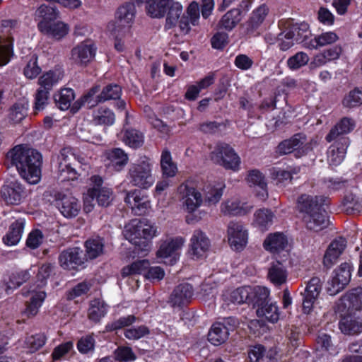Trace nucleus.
<instances>
[{
    "mask_svg": "<svg viewBox=\"0 0 362 362\" xmlns=\"http://www.w3.org/2000/svg\"><path fill=\"white\" fill-rule=\"evenodd\" d=\"M268 13L269 8L264 4H261L255 9L250 16V30L257 28L260 24H262Z\"/></svg>",
    "mask_w": 362,
    "mask_h": 362,
    "instance_id": "62",
    "label": "nucleus"
},
{
    "mask_svg": "<svg viewBox=\"0 0 362 362\" xmlns=\"http://www.w3.org/2000/svg\"><path fill=\"white\" fill-rule=\"evenodd\" d=\"M122 89L119 86L116 84L108 85L103 88L100 94L98 96L97 101L103 103L109 100H117L121 96Z\"/></svg>",
    "mask_w": 362,
    "mask_h": 362,
    "instance_id": "61",
    "label": "nucleus"
},
{
    "mask_svg": "<svg viewBox=\"0 0 362 362\" xmlns=\"http://www.w3.org/2000/svg\"><path fill=\"white\" fill-rule=\"evenodd\" d=\"M342 105L348 108L357 107L362 105V86L350 90L343 98Z\"/></svg>",
    "mask_w": 362,
    "mask_h": 362,
    "instance_id": "56",
    "label": "nucleus"
},
{
    "mask_svg": "<svg viewBox=\"0 0 362 362\" xmlns=\"http://www.w3.org/2000/svg\"><path fill=\"white\" fill-rule=\"evenodd\" d=\"M297 204L308 230L318 232L327 227L329 222L328 197L303 194L298 198Z\"/></svg>",
    "mask_w": 362,
    "mask_h": 362,
    "instance_id": "1",
    "label": "nucleus"
},
{
    "mask_svg": "<svg viewBox=\"0 0 362 362\" xmlns=\"http://www.w3.org/2000/svg\"><path fill=\"white\" fill-rule=\"evenodd\" d=\"M199 4L192 1L187 8L186 13L181 17L179 26L181 31L187 34L191 29V25H197L199 19Z\"/></svg>",
    "mask_w": 362,
    "mask_h": 362,
    "instance_id": "29",
    "label": "nucleus"
},
{
    "mask_svg": "<svg viewBox=\"0 0 362 362\" xmlns=\"http://www.w3.org/2000/svg\"><path fill=\"white\" fill-rule=\"evenodd\" d=\"M220 210L225 216H244L249 210L247 197H235L227 199L221 203Z\"/></svg>",
    "mask_w": 362,
    "mask_h": 362,
    "instance_id": "22",
    "label": "nucleus"
},
{
    "mask_svg": "<svg viewBox=\"0 0 362 362\" xmlns=\"http://www.w3.org/2000/svg\"><path fill=\"white\" fill-rule=\"evenodd\" d=\"M339 40V36L334 31L322 33L320 35L313 36L312 41L309 42L310 49H316L321 47L331 45Z\"/></svg>",
    "mask_w": 362,
    "mask_h": 362,
    "instance_id": "43",
    "label": "nucleus"
},
{
    "mask_svg": "<svg viewBox=\"0 0 362 362\" xmlns=\"http://www.w3.org/2000/svg\"><path fill=\"white\" fill-rule=\"evenodd\" d=\"M346 214H355L361 211V204L356 195L352 193L346 194L341 202Z\"/></svg>",
    "mask_w": 362,
    "mask_h": 362,
    "instance_id": "63",
    "label": "nucleus"
},
{
    "mask_svg": "<svg viewBox=\"0 0 362 362\" xmlns=\"http://www.w3.org/2000/svg\"><path fill=\"white\" fill-rule=\"evenodd\" d=\"M25 225V221L22 218L12 223L8 233L3 238L4 243L8 246L17 245L22 238Z\"/></svg>",
    "mask_w": 362,
    "mask_h": 362,
    "instance_id": "36",
    "label": "nucleus"
},
{
    "mask_svg": "<svg viewBox=\"0 0 362 362\" xmlns=\"http://www.w3.org/2000/svg\"><path fill=\"white\" fill-rule=\"evenodd\" d=\"M169 0H147L146 11L153 18H163L169 7Z\"/></svg>",
    "mask_w": 362,
    "mask_h": 362,
    "instance_id": "42",
    "label": "nucleus"
},
{
    "mask_svg": "<svg viewBox=\"0 0 362 362\" xmlns=\"http://www.w3.org/2000/svg\"><path fill=\"white\" fill-rule=\"evenodd\" d=\"M136 16L134 4L127 3L118 8L115 14V21H110L107 25V30H119L121 35H132V25Z\"/></svg>",
    "mask_w": 362,
    "mask_h": 362,
    "instance_id": "9",
    "label": "nucleus"
},
{
    "mask_svg": "<svg viewBox=\"0 0 362 362\" xmlns=\"http://www.w3.org/2000/svg\"><path fill=\"white\" fill-rule=\"evenodd\" d=\"M98 92V88H92L88 94L75 101V93L70 88H62L60 91L54 96L56 105L62 110H66L71 108L73 112H77L85 103L90 104L91 98Z\"/></svg>",
    "mask_w": 362,
    "mask_h": 362,
    "instance_id": "11",
    "label": "nucleus"
},
{
    "mask_svg": "<svg viewBox=\"0 0 362 362\" xmlns=\"http://www.w3.org/2000/svg\"><path fill=\"white\" fill-rule=\"evenodd\" d=\"M125 203L136 216L145 215L151 208L149 197L139 189L127 192L124 198Z\"/></svg>",
    "mask_w": 362,
    "mask_h": 362,
    "instance_id": "16",
    "label": "nucleus"
},
{
    "mask_svg": "<svg viewBox=\"0 0 362 362\" xmlns=\"http://www.w3.org/2000/svg\"><path fill=\"white\" fill-rule=\"evenodd\" d=\"M13 56V43L12 41L2 42L0 45V66H4L8 64Z\"/></svg>",
    "mask_w": 362,
    "mask_h": 362,
    "instance_id": "64",
    "label": "nucleus"
},
{
    "mask_svg": "<svg viewBox=\"0 0 362 362\" xmlns=\"http://www.w3.org/2000/svg\"><path fill=\"white\" fill-rule=\"evenodd\" d=\"M152 170L153 164L150 158L141 157L130 165L127 177L133 186L146 189L155 182Z\"/></svg>",
    "mask_w": 362,
    "mask_h": 362,
    "instance_id": "6",
    "label": "nucleus"
},
{
    "mask_svg": "<svg viewBox=\"0 0 362 362\" xmlns=\"http://www.w3.org/2000/svg\"><path fill=\"white\" fill-rule=\"evenodd\" d=\"M317 141L310 139L307 141V136L303 133H296L289 139L281 141L275 148V153L278 156L288 155L291 153L296 158L307 156L313 151V147Z\"/></svg>",
    "mask_w": 362,
    "mask_h": 362,
    "instance_id": "5",
    "label": "nucleus"
},
{
    "mask_svg": "<svg viewBox=\"0 0 362 362\" xmlns=\"http://www.w3.org/2000/svg\"><path fill=\"white\" fill-rule=\"evenodd\" d=\"M259 320H250V334H260L269 331L266 321L272 324L276 323L279 319V308L276 303H267L256 309Z\"/></svg>",
    "mask_w": 362,
    "mask_h": 362,
    "instance_id": "10",
    "label": "nucleus"
},
{
    "mask_svg": "<svg viewBox=\"0 0 362 362\" xmlns=\"http://www.w3.org/2000/svg\"><path fill=\"white\" fill-rule=\"evenodd\" d=\"M249 298V288L242 286L233 291H227L223 294V300L227 305L230 304H243Z\"/></svg>",
    "mask_w": 362,
    "mask_h": 362,
    "instance_id": "39",
    "label": "nucleus"
},
{
    "mask_svg": "<svg viewBox=\"0 0 362 362\" xmlns=\"http://www.w3.org/2000/svg\"><path fill=\"white\" fill-rule=\"evenodd\" d=\"M30 277V274L26 270L13 272L8 276V279H4V280L6 293H10L27 281Z\"/></svg>",
    "mask_w": 362,
    "mask_h": 362,
    "instance_id": "41",
    "label": "nucleus"
},
{
    "mask_svg": "<svg viewBox=\"0 0 362 362\" xmlns=\"http://www.w3.org/2000/svg\"><path fill=\"white\" fill-rule=\"evenodd\" d=\"M224 187L221 183L205 185L202 189L204 203L208 206L216 204L223 196Z\"/></svg>",
    "mask_w": 362,
    "mask_h": 362,
    "instance_id": "38",
    "label": "nucleus"
},
{
    "mask_svg": "<svg viewBox=\"0 0 362 362\" xmlns=\"http://www.w3.org/2000/svg\"><path fill=\"white\" fill-rule=\"evenodd\" d=\"M103 178L99 175H93L90 178V187L97 189L95 197L99 205L107 206L112 200V191L111 189L102 187Z\"/></svg>",
    "mask_w": 362,
    "mask_h": 362,
    "instance_id": "31",
    "label": "nucleus"
},
{
    "mask_svg": "<svg viewBox=\"0 0 362 362\" xmlns=\"http://www.w3.org/2000/svg\"><path fill=\"white\" fill-rule=\"evenodd\" d=\"M63 77L60 69L49 70L44 73L38 79V83L43 90L49 91Z\"/></svg>",
    "mask_w": 362,
    "mask_h": 362,
    "instance_id": "46",
    "label": "nucleus"
},
{
    "mask_svg": "<svg viewBox=\"0 0 362 362\" xmlns=\"http://www.w3.org/2000/svg\"><path fill=\"white\" fill-rule=\"evenodd\" d=\"M237 325V320L234 317H228L223 322H218L211 326L209 334V341L215 346L224 343L228 338L229 332Z\"/></svg>",
    "mask_w": 362,
    "mask_h": 362,
    "instance_id": "17",
    "label": "nucleus"
},
{
    "mask_svg": "<svg viewBox=\"0 0 362 362\" xmlns=\"http://www.w3.org/2000/svg\"><path fill=\"white\" fill-rule=\"evenodd\" d=\"M150 263L147 259L138 260L130 265L124 267L122 269V275L126 277L133 274H141L146 272L147 269L149 267Z\"/></svg>",
    "mask_w": 362,
    "mask_h": 362,
    "instance_id": "58",
    "label": "nucleus"
},
{
    "mask_svg": "<svg viewBox=\"0 0 362 362\" xmlns=\"http://www.w3.org/2000/svg\"><path fill=\"white\" fill-rule=\"evenodd\" d=\"M354 127L355 123L351 119L343 117L330 129L325 139L327 142L330 143L340 136H345L344 134L351 132L354 129Z\"/></svg>",
    "mask_w": 362,
    "mask_h": 362,
    "instance_id": "35",
    "label": "nucleus"
},
{
    "mask_svg": "<svg viewBox=\"0 0 362 362\" xmlns=\"http://www.w3.org/2000/svg\"><path fill=\"white\" fill-rule=\"evenodd\" d=\"M168 9V13L166 18L165 28L169 30L177 24V21L182 13V6L179 2L169 3V7Z\"/></svg>",
    "mask_w": 362,
    "mask_h": 362,
    "instance_id": "55",
    "label": "nucleus"
},
{
    "mask_svg": "<svg viewBox=\"0 0 362 362\" xmlns=\"http://www.w3.org/2000/svg\"><path fill=\"white\" fill-rule=\"evenodd\" d=\"M55 205L61 214L66 218H75L81 209V203L76 198L61 193L56 196Z\"/></svg>",
    "mask_w": 362,
    "mask_h": 362,
    "instance_id": "19",
    "label": "nucleus"
},
{
    "mask_svg": "<svg viewBox=\"0 0 362 362\" xmlns=\"http://www.w3.org/2000/svg\"><path fill=\"white\" fill-rule=\"evenodd\" d=\"M269 290L264 286H256L250 288V303L257 309L269 302Z\"/></svg>",
    "mask_w": 362,
    "mask_h": 362,
    "instance_id": "44",
    "label": "nucleus"
},
{
    "mask_svg": "<svg viewBox=\"0 0 362 362\" xmlns=\"http://www.w3.org/2000/svg\"><path fill=\"white\" fill-rule=\"evenodd\" d=\"M28 293L30 297L29 301L26 303L24 314L28 317H33L38 313L39 309L46 298V293L41 288H32Z\"/></svg>",
    "mask_w": 362,
    "mask_h": 362,
    "instance_id": "30",
    "label": "nucleus"
},
{
    "mask_svg": "<svg viewBox=\"0 0 362 362\" xmlns=\"http://www.w3.org/2000/svg\"><path fill=\"white\" fill-rule=\"evenodd\" d=\"M240 21V11L238 9H232L228 11L219 23L221 28L228 30H232Z\"/></svg>",
    "mask_w": 362,
    "mask_h": 362,
    "instance_id": "59",
    "label": "nucleus"
},
{
    "mask_svg": "<svg viewBox=\"0 0 362 362\" xmlns=\"http://www.w3.org/2000/svg\"><path fill=\"white\" fill-rule=\"evenodd\" d=\"M211 158L214 163L226 170L237 171L240 168V158L228 144H221L217 145L211 153Z\"/></svg>",
    "mask_w": 362,
    "mask_h": 362,
    "instance_id": "12",
    "label": "nucleus"
},
{
    "mask_svg": "<svg viewBox=\"0 0 362 362\" xmlns=\"http://www.w3.org/2000/svg\"><path fill=\"white\" fill-rule=\"evenodd\" d=\"M122 141L129 147L136 149L143 146L144 135L135 129H127L124 133Z\"/></svg>",
    "mask_w": 362,
    "mask_h": 362,
    "instance_id": "48",
    "label": "nucleus"
},
{
    "mask_svg": "<svg viewBox=\"0 0 362 362\" xmlns=\"http://www.w3.org/2000/svg\"><path fill=\"white\" fill-rule=\"evenodd\" d=\"M160 234L158 228L146 219L133 220L125 226L124 235L142 252L149 251L151 240Z\"/></svg>",
    "mask_w": 362,
    "mask_h": 362,
    "instance_id": "4",
    "label": "nucleus"
},
{
    "mask_svg": "<svg viewBox=\"0 0 362 362\" xmlns=\"http://www.w3.org/2000/svg\"><path fill=\"white\" fill-rule=\"evenodd\" d=\"M96 47L90 40L79 43L71 49V60L77 65H87L95 56Z\"/></svg>",
    "mask_w": 362,
    "mask_h": 362,
    "instance_id": "18",
    "label": "nucleus"
},
{
    "mask_svg": "<svg viewBox=\"0 0 362 362\" xmlns=\"http://www.w3.org/2000/svg\"><path fill=\"white\" fill-rule=\"evenodd\" d=\"M185 243V238L181 236L168 237L160 240L156 252L157 258L165 264H175L180 259Z\"/></svg>",
    "mask_w": 362,
    "mask_h": 362,
    "instance_id": "8",
    "label": "nucleus"
},
{
    "mask_svg": "<svg viewBox=\"0 0 362 362\" xmlns=\"http://www.w3.org/2000/svg\"><path fill=\"white\" fill-rule=\"evenodd\" d=\"M28 104L25 101H20L13 104L9 110L8 119L16 124L21 122L26 116Z\"/></svg>",
    "mask_w": 362,
    "mask_h": 362,
    "instance_id": "53",
    "label": "nucleus"
},
{
    "mask_svg": "<svg viewBox=\"0 0 362 362\" xmlns=\"http://www.w3.org/2000/svg\"><path fill=\"white\" fill-rule=\"evenodd\" d=\"M21 177L31 185L37 184L41 180L42 156L36 150L23 145H18L7 153Z\"/></svg>",
    "mask_w": 362,
    "mask_h": 362,
    "instance_id": "2",
    "label": "nucleus"
},
{
    "mask_svg": "<svg viewBox=\"0 0 362 362\" xmlns=\"http://www.w3.org/2000/svg\"><path fill=\"white\" fill-rule=\"evenodd\" d=\"M1 197L7 204L18 205L26 197L23 185L18 180L11 181L4 185L1 190Z\"/></svg>",
    "mask_w": 362,
    "mask_h": 362,
    "instance_id": "20",
    "label": "nucleus"
},
{
    "mask_svg": "<svg viewBox=\"0 0 362 362\" xmlns=\"http://www.w3.org/2000/svg\"><path fill=\"white\" fill-rule=\"evenodd\" d=\"M334 141L328 149V157L332 165H338L345 157L350 141L347 136H340Z\"/></svg>",
    "mask_w": 362,
    "mask_h": 362,
    "instance_id": "27",
    "label": "nucleus"
},
{
    "mask_svg": "<svg viewBox=\"0 0 362 362\" xmlns=\"http://www.w3.org/2000/svg\"><path fill=\"white\" fill-rule=\"evenodd\" d=\"M19 23L16 20H4L1 23V31L2 33L3 42H11L13 43V35L18 32Z\"/></svg>",
    "mask_w": 362,
    "mask_h": 362,
    "instance_id": "57",
    "label": "nucleus"
},
{
    "mask_svg": "<svg viewBox=\"0 0 362 362\" xmlns=\"http://www.w3.org/2000/svg\"><path fill=\"white\" fill-rule=\"evenodd\" d=\"M342 53V47L340 45H335L323 50L317 54L315 60L320 65L325 64L327 62L338 59Z\"/></svg>",
    "mask_w": 362,
    "mask_h": 362,
    "instance_id": "51",
    "label": "nucleus"
},
{
    "mask_svg": "<svg viewBox=\"0 0 362 362\" xmlns=\"http://www.w3.org/2000/svg\"><path fill=\"white\" fill-rule=\"evenodd\" d=\"M107 165L116 171L122 170L127 164L129 156L119 148L111 149L106 152Z\"/></svg>",
    "mask_w": 362,
    "mask_h": 362,
    "instance_id": "34",
    "label": "nucleus"
},
{
    "mask_svg": "<svg viewBox=\"0 0 362 362\" xmlns=\"http://www.w3.org/2000/svg\"><path fill=\"white\" fill-rule=\"evenodd\" d=\"M107 305L100 299H95L91 301L88 309V317L90 320L98 322L107 313Z\"/></svg>",
    "mask_w": 362,
    "mask_h": 362,
    "instance_id": "52",
    "label": "nucleus"
},
{
    "mask_svg": "<svg viewBox=\"0 0 362 362\" xmlns=\"http://www.w3.org/2000/svg\"><path fill=\"white\" fill-rule=\"evenodd\" d=\"M210 247V241L206 234L200 230L194 231L190 239V254L193 258L204 257Z\"/></svg>",
    "mask_w": 362,
    "mask_h": 362,
    "instance_id": "25",
    "label": "nucleus"
},
{
    "mask_svg": "<svg viewBox=\"0 0 362 362\" xmlns=\"http://www.w3.org/2000/svg\"><path fill=\"white\" fill-rule=\"evenodd\" d=\"M47 341V337L44 333H38L28 336L25 338V345L30 352L34 353L42 347Z\"/></svg>",
    "mask_w": 362,
    "mask_h": 362,
    "instance_id": "60",
    "label": "nucleus"
},
{
    "mask_svg": "<svg viewBox=\"0 0 362 362\" xmlns=\"http://www.w3.org/2000/svg\"><path fill=\"white\" fill-rule=\"evenodd\" d=\"M313 36L309 24L305 22H289L284 35L286 40H294L297 43L301 44L303 47L308 49L310 46L308 44L312 41Z\"/></svg>",
    "mask_w": 362,
    "mask_h": 362,
    "instance_id": "15",
    "label": "nucleus"
},
{
    "mask_svg": "<svg viewBox=\"0 0 362 362\" xmlns=\"http://www.w3.org/2000/svg\"><path fill=\"white\" fill-rule=\"evenodd\" d=\"M177 194L181 208L189 214L186 216L187 223L190 224L198 221V219L194 218L192 215L204 204L202 193L197 188L187 183H182L177 189Z\"/></svg>",
    "mask_w": 362,
    "mask_h": 362,
    "instance_id": "7",
    "label": "nucleus"
},
{
    "mask_svg": "<svg viewBox=\"0 0 362 362\" xmlns=\"http://www.w3.org/2000/svg\"><path fill=\"white\" fill-rule=\"evenodd\" d=\"M287 245L288 238L281 232L269 233L263 243L264 248L272 254L280 253L285 250Z\"/></svg>",
    "mask_w": 362,
    "mask_h": 362,
    "instance_id": "28",
    "label": "nucleus"
},
{
    "mask_svg": "<svg viewBox=\"0 0 362 362\" xmlns=\"http://www.w3.org/2000/svg\"><path fill=\"white\" fill-rule=\"evenodd\" d=\"M341 304L348 310H362V288L356 287L347 292L341 299Z\"/></svg>",
    "mask_w": 362,
    "mask_h": 362,
    "instance_id": "37",
    "label": "nucleus"
},
{
    "mask_svg": "<svg viewBox=\"0 0 362 362\" xmlns=\"http://www.w3.org/2000/svg\"><path fill=\"white\" fill-rule=\"evenodd\" d=\"M76 161L82 163L71 148L66 147L62 149L58 156L59 179L62 181L76 179L78 173L74 168Z\"/></svg>",
    "mask_w": 362,
    "mask_h": 362,
    "instance_id": "13",
    "label": "nucleus"
},
{
    "mask_svg": "<svg viewBox=\"0 0 362 362\" xmlns=\"http://www.w3.org/2000/svg\"><path fill=\"white\" fill-rule=\"evenodd\" d=\"M115 121V113L107 107H99L93 113V122L95 125L111 126Z\"/></svg>",
    "mask_w": 362,
    "mask_h": 362,
    "instance_id": "45",
    "label": "nucleus"
},
{
    "mask_svg": "<svg viewBox=\"0 0 362 362\" xmlns=\"http://www.w3.org/2000/svg\"><path fill=\"white\" fill-rule=\"evenodd\" d=\"M322 284L319 277L313 276L308 282L303 298V310L304 313H309L315 301L322 290Z\"/></svg>",
    "mask_w": 362,
    "mask_h": 362,
    "instance_id": "23",
    "label": "nucleus"
},
{
    "mask_svg": "<svg viewBox=\"0 0 362 362\" xmlns=\"http://www.w3.org/2000/svg\"><path fill=\"white\" fill-rule=\"evenodd\" d=\"M160 166L163 175L165 177H173L177 172V165L173 161L171 153L167 149L162 151Z\"/></svg>",
    "mask_w": 362,
    "mask_h": 362,
    "instance_id": "50",
    "label": "nucleus"
},
{
    "mask_svg": "<svg viewBox=\"0 0 362 362\" xmlns=\"http://www.w3.org/2000/svg\"><path fill=\"white\" fill-rule=\"evenodd\" d=\"M59 11L55 7L42 4L35 12V20L38 21L37 28L42 34L54 38L61 40L69 33V28L65 23L57 21Z\"/></svg>",
    "mask_w": 362,
    "mask_h": 362,
    "instance_id": "3",
    "label": "nucleus"
},
{
    "mask_svg": "<svg viewBox=\"0 0 362 362\" xmlns=\"http://www.w3.org/2000/svg\"><path fill=\"white\" fill-rule=\"evenodd\" d=\"M341 332L347 335L358 334L362 332V315L354 316L348 315L342 317L339 322Z\"/></svg>",
    "mask_w": 362,
    "mask_h": 362,
    "instance_id": "33",
    "label": "nucleus"
},
{
    "mask_svg": "<svg viewBox=\"0 0 362 362\" xmlns=\"http://www.w3.org/2000/svg\"><path fill=\"white\" fill-rule=\"evenodd\" d=\"M250 182L260 189V191L256 193L257 197L261 200H265L268 198L267 183L264 175L259 170H250Z\"/></svg>",
    "mask_w": 362,
    "mask_h": 362,
    "instance_id": "49",
    "label": "nucleus"
},
{
    "mask_svg": "<svg viewBox=\"0 0 362 362\" xmlns=\"http://www.w3.org/2000/svg\"><path fill=\"white\" fill-rule=\"evenodd\" d=\"M193 296L192 286L184 283L177 286L170 297V302L173 306H182L187 304Z\"/></svg>",
    "mask_w": 362,
    "mask_h": 362,
    "instance_id": "32",
    "label": "nucleus"
},
{
    "mask_svg": "<svg viewBox=\"0 0 362 362\" xmlns=\"http://www.w3.org/2000/svg\"><path fill=\"white\" fill-rule=\"evenodd\" d=\"M353 267L348 262L341 263L333 272L332 278L327 282V292L334 296L341 292L350 282Z\"/></svg>",
    "mask_w": 362,
    "mask_h": 362,
    "instance_id": "14",
    "label": "nucleus"
},
{
    "mask_svg": "<svg viewBox=\"0 0 362 362\" xmlns=\"http://www.w3.org/2000/svg\"><path fill=\"white\" fill-rule=\"evenodd\" d=\"M274 214L267 209H260L255 214L253 224L258 226L260 230H267L268 226L272 224Z\"/></svg>",
    "mask_w": 362,
    "mask_h": 362,
    "instance_id": "54",
    "label": "nucleus"
},
{
    "mask_svg": "<svg viewBox=\"0 0 362 362\" xmlns=\"http://www.w3.org/2000/svg\"><path fill=\"white\" fill-rule=\"evenodd\" d=\"M268 279L275 286H281L287 280V271L279 261L273 262L268 271Z\"/></svg>",
    "mask_w": 362,
    "mask_h": 362,
    "instance_id": "40",
    "label": "nucleus"
},
{
    "mask_svg": "<svg viewBox=\"0 0 362 362\" xmlns=\"http://www.w3.org/2000/svg\"><path fill=\"white\" fill-rule=\"evenodd\" d=\"M58 259L60 266L67 270L74 269L83 264L86 261L83 250L77 247L62 251Z\"/></svg>",
    "mask_w": 362,
    "mask_h": 362,
    "instance_id": "21",
    "label": "nucleus"
},
{
    "mask_svg": "<svg viewBox=\"0 0 362 362\" xmlns=\"http://www.w3.org/2000/svg\"><path fill=\"white\" fill-rule=\"evenodd\" d=\"M228 240L233 250H242L247 242V230L240 223L230 222L228 226Z\"/></svg>",
    "mask_w": 362,
    "mask_h": 362,
    "instance_id": "24",
    "label": "nucleus"
},
{
    "mask_svg": "<svg viewBox=\"0 0 362 362\" xmlns=\"http://www.w3.org/2000/svg\"><path fill=\"white\" fill-rule=\"evenodd\" d=\"M86 257L88 259H95L103 253L104 242L99 237L90 238L85 243Z\"/></svg>",
    "mask_w": 362,
    "mask_h": 362,
    "instance_id": "47",
    "label": "nucleus"
},
{
    "mask_svg": "<svg viewBox=\"0 0 362 362\" xmlns=\"http://www.w3.org/2000/svg\"><path fill=\"white\" fill-rule=\"evenodd\" d=\"M346 247V240L344 238H336L328 246L324 257L323 264L327 269L331 268Z\"/></svg>",
    "mask_w": 362,
    "mask_h": 362,
    "instance_id": "26",
    "label": "nucleus"
}]
</instances>
